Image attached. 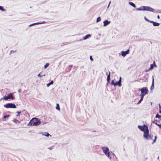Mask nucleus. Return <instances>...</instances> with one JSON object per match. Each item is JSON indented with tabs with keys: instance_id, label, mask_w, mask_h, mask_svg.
I'll list each match as a JSON object with an SVG mask.
<instances>
[{
	"instance_id": "6e6552de",
	"label": "nucleus",
	"mask_w": 161,
	"mask_h": 161,
	"mask_svg": "<svg viewBox=\"0 0 161 161\" xmlns=\"http://www.w3.org/2000/svg\"><path fill=\"white\" fill-rule=\"evenodd\" d=\"M121 77H120V79L119 81L116 83H115V84H114V86H121Z\"/></svg>"
},
{
	"instance_id": "f8f14e48",
	"label": "nucleus",
	"mask_w": 161,
	"mask_h": 161,
	"mask_svg": "<svg viewBox=\"0 0 161 161\" xmlns=\"http://www.w3.org/2000/svg\"><path fill=\"white\" fill-rule=\"evenodd\" d=\"M8 96L10 99H14V97L11 93H9L8 94Z\"/></svg>"
},
{
	"instance_id": "1a4fd4ad",
	"label": "nucleus",
	"mask_w": 161,
	"mask_h": 161,
	"mask_svg": "<svg viewBox=\"0 0 161 161\" xmlns=\"http://www.w3.org/2000/svg\"><path fill=\"white\" fill-rule=\"evenodd\" d=\"M129 50L128 49L125 51H122V56H125L126 54L129 53Z\"/></svg>"
},
{
	"instance_id": "58836bf2",
	"label": "nucleus",
	"mask_w": 161,
	"mask_h": 161,
	"mask_svg": "<svg viewBox=\"0 0 161 161\" xmlns=\"http://www.w3.org/2000/svg\"><path fill=\"white\" fill-rule=\"evenodd\" d=\"M153 63H154V65H155V62H153Z\"/></svg>"
},
{
	"instance_id": "c85d7f7f",
	"label": "nucleus",
	"mask_w": 161,
	"mask_h": 161,
	"mask_svg": "<svg viewBox=\"0 0 161 161\" xmlns=\"http://www.w3.org/2000/svg\"><path fill=\"white\" fill-rule=\"evenodd\" d=\"M0 10L3 11H5V9L3 8V7L0 6Z\"/></svg>"
},
{
	"instance_id": "a19ab883",
	"label": "nucleus",
	"mask_w": 161,
	"mask_h": 161,
	"mask_svg": "<svg viewBox=\"0 0 161 161\" xmlns=\"http://www.w3.org/2000/svg\"><path fill=\"white\" fill-rule=\"evenodd\" d=\"M106 74L107 75H108V72H106Z\"/></svg>"
},
{
	"instance_id": "c9c22d12",
	"label": "nucleus",
	"mask_w": 161,
	"mask_h": 161,
	"mask_svg": "<svg viewBox=\"0 0 161 161\" xmlns=\"http://www.w3.org/2000/svg\"><path fill=\"white\" fill-rule=\"evenodd\" d=\"M90 59L92 61H93V59L92 57V56H90Z\"/></svg>"
},
{
	"instance_id": "dca6fc26",
	"label": "nucleus",
	"mask_w": 161,
	"mask_h": 161,
	"mask_svg": "<svg viewBox=\"0 0 161 161\" xmlns=\"http://www.w3.org/2000/svg\"><path fill=\"white\" fill-rule=\"evenodd\" d=\"M153 68V64H151L150 65V67L149 68V69L148 70H146V72H147V71H148L149 70H152Z\"/></svg>"
},
{
	"instance_id": "aec40b11",
	"label": "nucleus",
	"mask_w": 161,
	"mask_h": 161,
	"mask_svg": "<svg viewBox=\"0 0 161 161\" xmlns=\"http://www.w3.org/2000/svg\"><path fill=\"white\" fill-rule=\"evenodd\" d=\"M3 99L6 100H8V99H10V98H9L8 96H4L3 97Z\"/></svg>"
},
{
	"instance_id": "7c9ffc66",
	"label": "nucleus",
	"mask_w": 161,
	"mask_h": 161,
	"mask_svg": "<svg viewBox=\"0 0 161 161\" xmlns=\"http://www.w3.org/2000/svg\"><path fill=\"white\" fill-rule=\"evenodd\" d=\"M145 20L147 21H148L149 22H150L151 23V21H150V20H149V19H147V18H146V17H145Z\"/></svg>"
},
{
	"instance_id": "bb28decb",
	"label": "nucleus",
	"mask_w": 161,
	"mask_h": 161,
	"mask_svg": "<svg viewBox=\"0 0 161 161\" xmlns=\"http://www.w3.org/2000/svg\"><path fill=\"white\" fill-rule=\"evenodd\" d=\"M156 118H161V115H159L158 114H156Z\"/></svg>"
},
{
	"instance_id": "cd10ccee",
	"label": "nucleus",
	"mask_w": 161,
	"mask_h": 161,
	"mask_svg": "<svg viewBox=\"0 0 161 161\" xmlns=\"http://www.w3.org/2000/svg\"><path fill=\"white\" fill-rule=\"evenodd\" d=\"M17 113V114L16 115V116H19L20 115V114L21 113V111H17L16 112Z\"/></svg>"
},
{
	"instance_id": "20e7f679",
	"label": "nucleus",
	"mask_w": 161,
	"mask_h": 161,
	"mask_svg": "<svg viewBox=\"0 0 161 161\" xmlns=\"http://www.w3.org/2000/svg\"><path fill=\"white\" fill-rule=\"evenodd\" d=\"M4 107L7 108H16L15 105L13 103H8L4 105Z\"/></svg>"
},
{
	"instance_id": "4c0bfd02",
	"label": "nucleus",
	"mask_w": 161,
	"mask_h": 161,
	"mask_svg": "<svg viewBox=\"0 0 161 161\" xmlns=\"http://www.w3.org/2000/svg\"><path fill=\"white\" fill-rule=\"evenodd\" d=\"M157 18L158 19H160V16L159 15H158L157 16Z\"/></svg>"
},
{
	"instance_id": "7ed1b4c3",
	"label": "nucleus",
	"mask_w": 161,
	"mask_h": 161,
	"mask_svg": "<svg viewBox=\"0 0 161 161\" xmlns=\"http://www.w3.org/2000/svg\"><path fill=\"white\" fill-rule=\"evenodd\" d=\"M141 91V95L144 96L145 95L148 93V90L147 87H144L142 88L140 90Z\"/></svg>"
},
{
	"instance_id": "423d86ee",
	"label": "nucleus",
	"mask_w": 161,
	"mask_h": 161,
	"mask_svg": "<svg viewBox=\"0 0 161 161\" xmlns=\"http://www.w3.org/2000/svg\"><path fill=\"white\" fill-rule=\"evenodd\" d=\"M144 7V11L146 10L148 11L154 12V9H153L147 6H143Z\"/></svg>"
},
{
	"instance_id": "e433bc0d",
	"label": "nucleus",
	"mask_w": 161,
	"mask_h": 161,
	"mask_svg": "<svg viewBox=\"0 0 161 161\" xmlns=\"http://www.w3.org/2000/svg\"><path fill=\"white\" fill-rule=\"evenodd\" d=\"M38 76L39 77H41L42 76L40 74H39L38 75Z\"/></svg>"
},
{
	"instance_id": "9d476101",
	"label": "nucleus",
	"mask_w": 161,
	"mask_h": 161,
	"mask_svg": "<svg viewBox=\"0 0 161 161\" xmlns=\"http://www.w3.org/2000/svg\"><path fill=\"white\" fill-rule=\"evenodd\" d=\"M110 21H108V20H105L103 22V26H106L108 25L110 23Z\"/></svg>"
},
{
	"instance_id": "39448f33",
	"label": "nucleus",
	"mask_w": 161,
	"mask_h": 161,
	"mask_svg": "<svg viewBox=\"0 0 161 161\" xmlns=\"http://www.w3.org/2000/svg\"><path fill=\"white\" fill-rule=\"evenodd\" d=\"M138 127L140 130L143 132L148 130V126L145 125L143 126L138 125Z\"/></svg>"
},
{
	"instance_id": "6ab92c4d",
	"label": "nucleus",
	"mask_w": 161,
	"mask_h": 161,
	"mask_svg": "<svg viewBox=\"0 0 161 161\" xmlns=\"http://www.w3.org/2000/svg\"><path fill=\"white\" fill-rule=\"evenodd\" d=\"M53 81H51L50 82L48 83L47 84V87H48L50 85H52V84H53Z\"/></svg>"
},
{
	"instance_id": "c756f323",
	"label": "nucleus",
	"mask_w": 161,
	"mask_h": 161,
	"mask_svg": "<svg viewBox=\"0 0 161 161\" xmlns=\"http://www.w3.org/2000/svg\"><path fill=\"white\" fill-rule=\"evenodd\" d=\"M159 113H161V104H159Z\"/></svg>"
},
{
	"instance_id": "473e14b6",
	"label": "nucleus",
	"mask_w": 161,
	"mask_h": 161,
	"mask_svg": "<svg viewBox=\"0 0 161 161\" xmlns=\"http://www.w3.org/2000/svg\"><path fill=\"white\" fill-rule=\"evenodd\" d=\"M115 83L114 82V80H113L111 83V85H114L115 84Z\"/></svg>"
},
{
	"instance_id": "f257e3e1",
	"label": "nucleus",
	"mask_w": 161,
	"mask_h": 161,
	"mask_svg": "<svg viewBox=\"0 0 161 161\" xmlns=\"http://www.w3.org/2000/svg\"><path fill=\"white\" fill-rule=\"evenodd\" d=\"M41 123L40 120L36 118H33L31 119L29 122V125L37 126Z\"/></svg>"
},
{
	"instance_id": "5701e85b",
	"label": "nucleus",
	"mask_w": 161,
	"mask_h": 161,
	"mask_svg": "<svg viewBox=\"0 0 161 161\" xmlns=\"http://www.w3.org/2000/svg\"><path fill=\"white\" fill-rule=\"evenodd\" d=\"M140 96L141 97V98L140 100L139 101V102H138V104L139 103H140L141 102L142 100L143 99V98L144 97V96H143L141 95H140Z\"/></svg>"
},
{
	"instance_id": "ddd939ff",
	"label": "nucleus",
	"mask_w": 161,
	"mask_h": 161,
	"mask_svg": "<svg viewBox=\"0 0 161 161\" xmlns=\"http://www.w3.org/2000/svg\"><path fill=\"white\" fill-rule=\"evenodd\" d=\"M110 73L109 72L107 78V81L108 83H109V82L110 80Z\"/></svg>"
},
{
	"instance_id": "a211bd4d",
	"label": "nucleus",
	"mask_w": 161,
	"mask_h": 161,
	"mask_svg": "<svg viewBox=\"0 0 161 161\" xmlns=\"http://www.w3.org/2000/svg\"><path fill=\"white\" fill-rule=\"evenodd\" d=\"M43 135L46 136H48L50 135L47 132H45L42 134Z\"/></svg>"
},
{
	"instance_id": "72a5a7b5",
	"label": "nucleus",
	"mask_w": 161,
	"mask_h": 161,
	"mask_svg": "<svg viewBox=\"0 0 161 161\" xmlns=\"http://www.w3.org/2000/svg\"><path fill=\"white\" fill-rule=\"evenodd\" d=\"M9 117V115H5L4 117H3V118H6L8 117Z\"/></svg>"
},
{
	"instance_id": "9b49d317",
	"label": "nucleus",
	"mask_w": 161,
	"mask_h": 161,
	"mask_svg": "<svg viewBox=\"0 0 161 161\" xmlns=\"http://www.w3.org/2000/svg\"><path fill=\"white\" fill-rule=\"evenodd\" d=\"M151 23H153V25L154 26H158L160 25L159 23L156 22H154V21H152L151 22Z\"/></svg>"
},
{
	"instance_id": "f03ea898",
	"label": "nucleus",
	"mask_w": 161,
	"mask_h": 161,
	"mask_svg": "<svg viewBox=\"0 0 161 161\" xmlns=\"http://www.w3.org/2000/svg\"><path fill=\"white\" fill-rule=\"evenodd\" d=\"M143 136L144 138L147 140H151L152 139L153 136L149 135V130H147L144 132Z\"/></svg>"
},
{
	"instance_id": "412c9836",
	"label": "nucleus",
	"mask_w": 161,
	"mask_h": 161,
	"mask_svg": "<svg viewBox=\"0 0 161 161\" xmlns=\"http://www.w3.org/2000/svg\"><path fill=\"white\" fill-rule=\"evenodd\" d=\"M44 23V22H42V23H33V24H32L31 25H30L29 26H32V25H37V24H43Z\"/></svg>"
},
{
	"instance_id": "0eeeda50",
	"label": "nucleus",
	"mask_w": 161,
	"mask_h": 161,
	"mask_svg": "<svg viewBox=\"0 0 161 161\" xmlns=\"http://www.w3.org/2000/svg\"><path fill=\"white\" fill-rule=\"evenodd\" d=\"M103 152L105 153V154L108 156H109V152H108L109 150L108 148L107 147H103Z\"/></svg>"
},
{
	"instance_id": "b1692460",
	"label": "nucleus",
	"mask_w": 161,
	"mask_h": 161,
	"mask_svg": "<svg viewBox=\"0 0 161 161\" xmlns=\"http://www.w3.org/2000/svg\"><path fill=\"white\" fill-rule=\"evenodd\" d=\"M56 108L57 110H60L59 106V105L58 103H57L56 104Z\"/></svg>"
},
{
	"instance_id": "393cba45",
	"label": "nucleus",
	"mask_w": 161,
	"mask_h": 161,
	"mask_svg": "<svg viewBox=\"0 0 161 161\" xmlns=\"http://www.w3.org/2000/svg\"><path fill=\"white\" fill-rule=\"evenodd\" d=\"M49 65V64L47 63L44 66V68L45 69H46L47 67H48Z\"/></svg>"
},
{
	"instance_id": "2eb2a0df",
	"label": "nucleus",
	"mask_w": 161,
	"mask_h": 161,
	"mask_svg": "<svg viewBox=\"0 0 161 161\" xmlns=\"http://www.w3.org/2000/svg\"><path fill=\"white\" fill-rule=\"evenodd\" d=\"M136 9L137 11H144V7L143 6H142L139 8H136Z\"/></svg>"
},
{
	"instance_id": "f3484780",
	"label": "nucleus",
	"mask_w": 161,
	"mask_h": 161,
	"mask_svg": "<svg viewBox=\"0 0 161 161\" xmlns=\"http://www.w3.org/2000/svg\"><path fill=\"white\" fill-rule=\"evenodd\" d=\"M154 88V79H153L152 84L151 87V89L152 90Z\"/></svg>"
},
{
	"instance_id": "ea45409f",
	"label": "nucleus",
	"mask_w": 161,
	"mask_h": 161,
	"mask_svg": "<svg viewBox=\"0 0 161 161\" xmlns=\"http://www.w3.org/2000/svg\"><path fill=\"white\" fill-rule=\"evenodd\" d=\"M110 3H111V2L110 1V2H109V4H110Z\"/></svg>"
},
{
	"instance_id": "2f4dec72",
	"label": "nucleus",
	"mask_w": 161,
	"mask_h": 161,
	"mask_svg": "<svg viewBox=\"0 0 161 161\" xmlns=\"http://www.w3.org/2000/svg\"><path fill=\"white\" fill-rule=\"evenodd\" d=\"M156 139H157V136H155V139L153 141V143H155V142L156 140Z\"/></svg>"
},
{
	"instance_id": "4468645a",
	"label": "nucleus",
	"mask_w": 161,
	"mask_h": 161,
	"mask_svg": "<svg viewBox=\"0 0 161 161\" xmlns=\"http://www.w3.org/2000/svg\"><path fill=\"white\" fill-rule=\"evenodd\" d=\"M129 4L130 5L133 7L134 8H135L136 7V6L135 5V4L133 3L132 2H129Z\"/></svg>"
},
{
	"instance_id": "4be33fe9",
	"label": "nucleus",
	"mask_w": 161,
	"mask_h": 161,
	"mask_svg": "<svg viewBox=\"0 0 161 161\" xmlns=\"http://www.w3.org/2000/svg\"><path fill=\"white\" fill-rule=\"evenodd\" d=\"M91 36V35H90V34H88L86 35V36H85L84 37H83V39H84V40H85V39H87L88 37L89 36Z\"/></svg>"
},
{
	"instance_id": "f704fd0d",
	"label": "nucleus",
	"mask_w": 161,
	"mask_h": 161,
	"mask_svg": "<svg viewBox=\"0 0 161 161\" xmlns=\"http://www.w3.org/2000/svg\"><path fill=\"white\" fill-rule=\"evenodd\" d=\"M155 124L157 125L160 128H161V124H158L157 123H156Z\"/></svg>"
},
{
	"instance_id": "a878e982",
	"label": "nucleus",
	"mask_w": 161,
	"mask_h": 161,
	"mask_svg": "<svg viewBox=\"0 0 161 161\" xmlns=\"http://www.w3.org/2000/svg\"><path fill=\"white\" fill-rule=\"evenodd\" d=\"M101 20L100 17H98L96 21L97 22H98L100 21Z\"/></svg>"
}]
</instances>
